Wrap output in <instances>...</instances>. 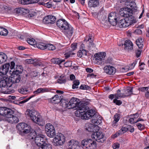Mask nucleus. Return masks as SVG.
<instances>
[{
  "label": "nucleus",
  "instance_id": "1",
  "mask_svg": "<svg viewBox=\"0 0 149 149\" xmlns=\"http://www.w3.org/2000/svg\"><path fill=\"white\" fill-rule=\"evenodd\" d=\"M29 138L33 139L35 144L40 146L38 149H52L51 146L45 142V136L39 134L37 131H33L29 133Z\"/></svg>",
  "mask_w": 149,
  "mask_h": 149
},
{
  "label": "nucleus",
  "instance_id": "2",
  "mask_svg": "<svg viewBox=\"0 0 149 149\" xmlns=\"http://www.w3.org/2000/svg\"><path fill=\"white\" fill-rule=\"evenodd\" d=\"M14 111L10 109L5 107H0V115L6 118V120L12 124L17 123L18 122V118L14 116Z\"/></svg>",
  "mask_w": 149,
  "mask_h": 149
},
{
  "label": "nucleus",
  "instance_id": "3",
  "mask_svg": "<svg viewBox=\"0 0 149 149\" xmlns=\"http://www.w3.org/2000/svg\"><path fill=\"white\" fill-rule=\"evenodd\" d=\"M57 26L67 37H70L72 35L73 27L64 19H60L56 23Z\"/></svg>",
  "mask_w": 149,
  "mask_h": 149
},
{
  "label": "nucleus",
  "instance_id": "4",
  "mask_svg": "<svg viewBox=\"0 0 149 149\" xmlns=\"http://www.w3.org/2000/svg\"><path fill=\"white\" fill-rule=\"evenodd\" d=\"M10 69L9 71L10 74H12L13 75L11 78L9 79V81L11 82L13 84L19 83L21 79L20 76L18 75L19 74H21L22 72V69H21V66H19L18 68V66H17L15 68H14L15 63L12 61L10 63Z\"/></svg>",
  "mask_w": 149,
  "mask_h": 149
},
{
  "label": "nucleus",
  "instance_id": "5",
  "mask_svg": "<svg viewBox=\"0 0 149 149\" xmlns=\"http://www.w3.org/2000/svg\"><path fill=\"white\" fill-rule=\"evenodd\" d=\"M26 114L34 122L39 125H42L44 123L41 116L34 110L27 109L26 112Z\"/></svg>",
  "mask_w": 149,
  "mask_h": 149
},
{
  "label": "nucleus",
  "instance_id": "6",
  "mask_svg": "<svg viewBox=\"0 0 149 149\" xmlns=\"http://www.w3.org/2000/svg\"><path fill=\"white\" fill-rule=\"evenodd\" d=\"M82 147L85 149H95L97 148L96 142L91 139H85L81 143Z\"/></svg>",
  "mask_w": 149,
  "mask_h": 149
},
{
  "label": "nucleus",
  "instance_id": "7",
  "mask_svg": "<svg viewBox=\"0 0 149 149\" xmlns=\"http://www.w3.org/2000/svg\"><path fill=\"white\" fill-rule=\"evenodd\" d=\"M65 141V137L61 133H57L53 139V143L55 146H58L63 145Z\"/></svg>",
  "mask_w": 149,
  "mask_h": 149
},
{
  "label": "nucleus",
  "instance_id": "8",
  "mask_svg": "<svg viewBox=\"0 0 149 149\" xmlns=\"http://www.w3.org/2000/svg\"><path fill=\"white\" fill-rule=\"evenodd\" d=\"M79 100L78 99L73 97L71 99L68 103L69 109H77V108L80 107V106L83 104V102H79Z\"/></svg>",
  "mask_w": 149,
  "mask_h": 149
},
{
  "label": "nucleus",
  "instance_id": "9",
  "mask_svg": "<svg viewBox=\"0 0 149 149\" xmlns=\"http://www.w3.org/2000/svg\"><path fill=\"white\" fill-rule=\"evenodd\" d=\"M92 138L96 139V141L101 143H103L105 140L104 134L101 132L95 131L92 135Z\"/></svg>",
  "mask_w": 149,
  "mask_h": 149
},
{
  "label": "nucleus",
  "instance_id": "10",
  "mask_svg": "<svg viewBox=\"0 0 149 149\" xmlns=\"http://www.w3.org/2000/svg\"><path fill=\"white\" fill-rule=\"evenodd\" d=\"M45 131L47 135L50 137H52L55 135V131L54 126L50 123L46 124Z\"/></svg>",
  "mask_w": 149,
  "mask_h": 149
},
{
  "label": "nucleus",
  "instance_id": "11",
  "mask_svg": "<svg viewBox=\"0 0 149 149\" xmlns=\"http://www.w3.org/2000/svg\"><path fill=\"white\" fill-rule=\"evenodd\" d=\"M18 126L19 131L24 134L30 133L31 132H30L31 130L30 127L25 123H20Z\"/></svg>",
  "mask_w": 149,
  "mask_h": 149
},
{
  "label": "nucleus",
  "instance_id": "12",
  "mask_svg": "<svg viewBox=\"0 0 149 149\" xmlns=\"http://www.w3.org/2000/svg\"><path fill=\"white\" fill-rule=\"evenodd\" d=\"M133 23V21L129 19V18H126L120 20L116 24L120 28L126 27L128 26Z\"/></svg>",
  "mask_w": 149,
  "mask_h": 149
},
{
  "label": "nucleus",
  "instance_id": "13",
  "mask_svg": "<svg viewBox=\"0 0 149 149\" xmlns=\"http://www.w3.org/2000/svg\"><path fill=\"white\" fill-rule=\"evenodd\" d=\"M106 54L104 52L96 53L95 55V58L97 64L102 65L103 64V61L105 57Z\"/></svg>",
  "mask_w": 149,
  "mask_h": 149
},
{
  "label": "nucleus",
  "instance_id": "14",
  "mask_svg": "<svg viewBox=\"0 0 149 149\" xmlns=\"http://www.w3.org/2000/svg\"><path fill=\"white\" fill-rule=\"evenodd\" d=\"M84 116V119L85 120H88L89 119L93 118L94 117L95 114V111L92 109H89V108L88 107L86 106L85 108Z\"/></svg>",
  "mask_w": 149,
  "mask_h": 149
},
{
  "label": "nucleus",
  "instance_id": "15",
  "mask_svg": "<svg viewBox=\"0 0 149 149\" xmlns=\"http://www.w3.org/2000/svg\"><path fill=\"white\" fill-rule=\"evenodd\" d=\"M132 10L131 8H123L120 9V14L121 16L127 18L132 15Z\"/></svg>",
  "mask_w": 149,
  "mask_h": 149
},
{
  "label": "nucleus",
  "instance_id": "16",
  "mask_svg": "<svg viewBox=\"0 0 149 149\" xmlns=\"http://www.w3.org/2000/svg\"><path fill=\"white\" fill-rule=\"evenodd\" d=\"M118 15L115 13H111L109 14L108 18L109 22L113 26L116 25L117 21L119 20L118 18L116 17Z\"/></svg>",
  "mask_w": 149,
  "mask_h": 149
},
{
  "label": "nucleus",
  "instance_id": "17",
  "mask_svg": "<svg viewBox=\"0 0 149 149\" xmlns=\"http://www.w3.org/2000/svg\"><path fill=\"white\" fill-rule=\"evenodd\" d=\"M84 103L80 105V107H78L77 108V111L75 112V114L76 116L79 117H81L82 118H83L84 116V115L85 114L84 112L85 108L86 107V106L84 105Z\"/></svg>",
  "mask_w": 149,
  "mask_h": 149
},
{
  "label": "nucleus",
  "instance_id": "18",
  "mask_svg": "<svg viewBox=\"0 0 149 149\" xmlns=\"http://www.w3.org/2000/svg\"><path fill=\"white\" fill-rule=\"evenodd\" d=\"M85 129L89 132H93L99 130L100 128L99 126L96 125L87 123L85 127Z\"/></svg>",
  "mask_w": 149,
  "mask_h": 149
},
{
  "label": "nucleus",
  "instance_id": "19",
  "mask_svg": "<svg viewBox=\"0 0 149 149\" xmlns=\"http://www.w3.org/2000/svg\"><path fill=\"white\" fill-rule=\"evenodd\" d=\"M10 67L9 63H6L2 65L0 68V77L1 76H6V74L9 71Z\"/></svg>",
  "mask_w": 149,
  "mask_h": 149
},
{
  "label": "nucleus",
  "instance_id": "20",
  "mask_svg": "<svg viewBox=\"0 0 149 149\" xmlns=\"http://www.w3.org/2000/svg\"><path fill=\"white\" fill-rule=\"evenodd\" d=\"M56 20L55 17L53 16L49 15L45 17L43 20V22L45 24H53Z\"/></svg>",
  "mask_w": 149,
  "mask_h": 149
},
{
  "label": "nucleus",
  "instance_id": "21",
  "mask_svg": "<svg viewBox=\"0 0 149 149\" xmlns=\"http://www.w3.org/2000/svg\"><path fill=\"white\" fill-rule=\"evenodd\" d=\"M103 69L106 73L109 75L113 74L116 72L115 68L110 65L105 66Z\"/></svg>",
  "mask_w": 149,
  "mask_h": 149
},
{
  "label": "nucleus",
  "instance_id": "22",
  "mask_svg": "<svg viewBox=\"0 0 149 149\" xmlns=\"http://www.w3.org/2000/svg\"><path fill=\"white\" fill-rule=\"evenodd\" d=\"M78 144V141L72 140L69 141L68 146L69 147L72 148V149H78L79 148Z\"/></svg>",
  "mask_w": 149,
  "mask_h": 149
},
{
  "label": "nucleus",
  "instance_id": "23",
  "mask_svg": "<svg viewBox=\"0 0 149 149\" xmlns=\"http://www.w3.org/2000/svg\"><path fill=\"white\" fill-rule=\"evenodd\" d=\"M62 97L61 95H56L50 99V101L54 104H58L60 102Z\"/></svg>",
  "mask_w": 149,
  "mask_h": 149
},
{
  "label": "nucleus",
  "instance_id": "24",
  "mask_svg": "<svg viewBox=\"0 0 149 149\" xmlns=\"http://www.w3.org/2000/svg\"><path fill=\"white\" fill-rule=\"evenodd\" d=\"M125 49V50H131L133 49V45L132 42L130 40L125 41L124 44Z\"/></svg>",
  "mask_w": 149,
  "mask_h": 149
},
{
  "label": "nucleus",
  "instance_id": "25",
  "mask_svg": "<svg viewBox=\"0 0 149 149\" xmlns=\"http://www.w3.org/2000/svg\"><path fill=\"white\" fill-rule=\"evenodd\" d=\"M88 6L90 7H95L99 5V2L97 0H90L88 2Z\"/></svg>",
  "mask_w": 149,
  "mask_h": 149
},
{
  "label": "nucleus",
  "instance_id": "26",
  "mask_svg": "<svg viewBox=\"0 0 149 149\" xmlns=\"http://www.w3.org/2000/svg\"><path fill=\"white\" fill-rule=\"evenodd\" d=\"M7 59L6 55L4 53L0 52V63L5 62Z\"/></svg>",
  "mask_w": 149,
  "mask_h": 149
},
{
  "label": "nucleus",
  "instance_id": "27",
  "mask_svg": "<svg viewBox=\"0 0 149 149\" xmlns=\"http://www.w3.org/2000/svg\"><path fill=\"white\" fill-rule=\"evenodd\" d=\"M125 97H127L133 94V88L129 87L127 88L125 91Z\"/></svg>",
  "mask_w": 149,
  "mask_h": 149
},
{
  "label": "nucleus",
  "instance_id": "28",
  "mask_svg": "<svg viewBox=\"0 0 149 149\" xmlns=\"http://www.w3.org/2000/svg\"><path fill=\"white\" fill-rule=\"evenodd\" d=\"M47 44L43 42H40L36 43V47L40 49L44 50L46 49V46Z\"/></svg>",
  "mask_w": 149,
  "mask_h": 149
},
{
  "label": "nucleus",
  "instance_id": "29",
  "mask_svg": "<svg viewBox=\"0 0 149 149\" xmlns=\"http://www.w3.org/2000/svg\"><path fill=\"white\" fill-rule=\"evenodd\" d=\"M64 59H59L58 58H53L51 59V61L52 63L57 64H59L62 62H64Z\"/></svg>",
  "mask_w": 149,
  "mask_h": 149
},
{
  "label": "nucleus",
  "instance_id": "30",
  "mask_svg": "<svg viewBox=\"0 0 149 149\" xmlns=\"http://www.w3.org/2000/svg\"><path fill=\"white\" fill-rule=\"evenodd\" d=\"M60 102V105L63 108H68L69 109V105H68V101L64 100L61 99Z\"/></svg>",
  "mask_w": 149,
  "mask_h": 149
},
{
  "label": "nucleus",
  "instance_id": "31",
  "mask_svg": "<svg viewBox=\"0 0 149 149\" xmlns=\"http://www.w3.org/2000/svg\"><path fill=\"white\" fill-rule=\"evenodd\" d=\"M143 39L141 37L139 38L136 40V44L139 48H142L143 47Z\"/></svg>",
  "mask_w": 149,
  "mask_h": 149
},
{
  "label": "nucleus",
  "instance_id": "32",
  "mask_svg": "<svg viewBox=\"0 0 149 149\" xmlns=\"http://www.w3.org/2000/svg\"><path fill=\"white\" fill-rule=\"evenodd\" d=\"M47 90H48L47 88H39L36 91H34L33 93L35 95L37 94L46 92L47 91Z\"/></svg>",
  "mask_w": 149,
  "mask_h": 149
},
{
  "label": "nucleus",
  "instance_id": "33",
  "mask_svg": "<svg viewBox=\"0 0 149 149\" xmlns=\"http://www.w3.org/2000/svg\"><path fill=\"white\" fill-rule=\"evenodd\" d=\"M8 31L6 29L0 27V35L3 36H6L8 34Z\"/></svg>",
  "mask_w": 149,
  "mask_h": 149
},
{
  "label": "nucleus",
  "instance_id": "34",
  "mask_svg": "<svg viewBox=\"0 0 149 149\" xmlns=\"http://www.w3.org/2000/svg\"><path fill=\"white\" fill-rule=\"evenodd\" d=\"M116 95V99H119L125 97V94L120 93V91L119 89L117 91Z\"/></svg>",
  "mask_w": 149,
  "mask_h": 149
},
{
  "label": "nucleus",
  "instance_id": "35",
  "mask_svg": "<svg viewBox=\"0 0 149 149\" xmlns=\"http://www.w3.org/2000/svg\"><path fill=\"white\" fill-rule=\"evenodd\" d=\"M85 40L86 41L88 42V43H89V46L90 47H91L93 46V40L92 36H89V37H86Z\"/></svg>",
  "mask_w": 149,
  "mask_h": 149
},
{
  "label": "nucleus",
  "instance_id": "36",
  "mask_svg": "<svg viewBox=\"0 0 149 149\" xmlns=\"http://www.w3.org/2000/svg\"><path fill=\"white\" fill-rule=\"evenodd\" d=\"M26 41L29 44L31 45H36V42L35 39L32 38H27Z\"/></svg>",
  "mask_w": 149,
  "mask_h": 149
},
{
  "label": "nucleus",
  "instance_id": "37",
  "mask_svg": "<svg viewBox=\"0 0 149 149\" xmlns=\"http://www.w3.org/2000/svg\"><path fill=\"white\" fill-rule=\"evenodd\" d=\"M56 49L55 47L51 44H47L46 49H48L50 50H54Z\"/></svg>",
  "mask_w": 149,
  "mask_h": 149
},
{
  "label": "nucleus",
  "instance_id": "38",
  "mask_svg": "<svg viewBox=\"0 0 149 149\" xmlns=\"http://www.w3.org/2000/svg\"><path fill=\"white\" fill-rule=\"evenodd\" d=\"M17 11L18 13H21V11L25 13H28L29 12V10L27 9H25L23 8H20L17 9Z\"/></svg>",
  "mask_w": 149,
  "mask_h": 149
},
{
  "label": "nucleus",
  "instance_id": "39",
  "mask_svg": "<svg viewBox=\"0 0 149 149\" xmlns=\"http://www.w3.org/2000/svg\"><path fill=\"white\" fill-rule=\"evenodd\" d=\"M79 82L78 80H76L74 81L73 84L72 86L73 89L77 88L78 87V85H79Z\"/></svg>",
  "mask_w": 149,
  "mask_h": 149
},
{
  "label": "nucleus",
  "instance_id": "40",
  "mask_svg": "<svg viewBox=\"0 0 149 149\" xmlns=\"http://www.w3.org/2000/svg\"><path fill=\"white\" fill-rule=\"evenodd\" d=\"M127 131V127H122L119 131L120 134H123Z\"/></svg>",
  "mask_w": 149,
  "mask_h": 149
},
{
  "label": "nucleus",
  "instance_id": "41",
  "mask_svg": "<svg viewBox=\"0 0 149 149\" xmlns=\"http://www.w3.org/2000/svg\"><path fill=\"white\" fill-rule=\"evenodd\" d=\"M136 125L139 129L142 130L145 128V126L144 125L140 123H138L136 124Z\"/></svg>",
  "mask_w": 149,
  "mask_h": 149
},
{
  "label": "nucleus",
  "instance_id": "42",
  "mask_svg": "<svg viewBox=\"0 0 149 149\" xmlns=\"http://www.w3.org/2000/svg\"><path fill=\"white\" fill-rule=\"evenodd\" d=\"M18 91L19 93L23 94H26L28 91V90L26 88H23L19 89Z\"/></svg>",
  "mask_w": 149,
  "mask_h": 149
},
{
  "label": "nucleus",
  "instance_id": "43",
  "mask_svg": "<svg viewBox=\"0 0 149 149\" xmlns=\"http://www.w3.org/2000/svg\"><path fill=\"white\" fill-rule=\"evenodd\" d=\"M142 48L137 49L135 52L136 56L137 58L139 57L141 54L142 52Z\"/></svg>",
  "mask_w": 149,
  "mask_h": 149
},
{
  "label": "nucleus",
  "instance_id": "44",
  "mask_svg": "<svg viewBox=\"0 0 149 149\" xmlns=\"http://www.w3.org/2000/svg\"><path fill=\"white\" fill-rule=\"evenodd\" d=\"M90 88L89 86L84 84L81 85L80 87V89L83 90L89 89Z\"/></svg>",
  "mask_w": 149,
  "mask_h": 149
},
{
  "label": "nucleus",
  "instance_id": "45",
  "mask_svg": "<svg viewBox=\"0 0 149 149\" xmlns=\"http://www.w3.org/2000/svg\"><path fill=\"white\" fill-rule=\"evenodd\" d=\"M35 61H34L33 65L35 66L39 65L41 66L42 65V64L41 62L40 61L36 60H34Z\"/></svg>",
  "mask_w": 149,
  "mask_h": 149
},
{
  "label": "nucleus",
  "instance_id": "46",
  "mask_svg": "<svg viewBox=\"0 0 149 149\" xmlns=\"http://www.w3.org/2000/svg\"><path fill=\"white\" fill-rule=\"evenodd\" d=\"M35 60L33 59H26L25 61V62L28 64H31L33 63V64L34 61Z\"/></svg>",
  "mask_w": 149,
  "mask_h": 149
},
{
  "label": "nucleus",
  "instance_id": "47",
  "mask_svg": "<svg viewBox=\"0 0 149 149\" xmlns=\"http://www.w3.org/2000/svg\"><path fill=\"white\" fill-rule=\"evenodd\" d=\"M21 3L22 4H28L31 3V0H23Z\"/></svg>",
  "mask_w": 149,
  "mask_h": 149
},
{
  "label": "nucleus",
  "instance_id": "48",
  "mask_svg": "<svg viewBox=\"0 0 149 149\" xmlns=\"http://www.w3.org/2000/svg\"><path fill=\"white\" fill-rule=\"evenodd\" d=\"M114 120L118 122L120 119V114L118 113H116L114 115Z\"/></svg>",
  "mask_w": 149,
  "mask_h": 149
},
{
  "label": "nucleus",
  "instance_id": "49",
  "mask_svg": "<svg viewBox=\"0 0 149 149\" xmlns=\"http://www.w3.org/2000/svg\"><path fill=\"white\" fill-rule=\"evenodd\" d=\"M127 127V131H130L131 132H132L134 131V127L130 125H128Z\"/></svg>",
  "mask_w": 149,
  "mask_h": 149
},
{
  "label": "nucleus",
  "instance_id": "50",
  "mask_svg": "<svg viewBox=\"0 0 149 149\" xmlns=\"http://www.w3.org/2000/svg\"><path fill=\"white\" fill-rule=\"evenodd\" d=\"M113 102L118 105H120L122 104V102L120 100H118L116 99H114L113 100Z\"/></svg>",
  "mask_w": 149,
  "mask_h": 149
},
{
  "label": "nucleus",
  "instance_id": "51",
  "mask_svg": "<svg viewBox=\"0 0 149 149\" xmlns=\"http://www.w3.org/2000/svg\"><path fill=\"white\" fill-rule=\"evenodd\" d=\"M35 96V95H32L31 96H30L28 98L24 100H22L20 102V104H23L24 103L26 102L27 101H28L31 98Z\"/></svg>",
  "mask_w": 149,
  "mask_h": 149
},
{
  "label": "nucleus",
  "instance_id": "52",
  "mask_svg": "<svg viewBox=\"0 0 149 149\" xmlns=\"http://www.w3.org/2000/svg\"><path fill=\"white\" fill-rule=\"evenodd\" d=\"M112 147L114 149H118L120 147V144L118 143H116L113 144Z\"/></svg>",
  "mask_w": 149,
  "mask_h": 149
},
{
  "label": "nucleus",
  "instance_id": "53",
  "mask_svg": "<svg viewBox=\"0 0 149 149\" xmlns=\"http://www.w3.org/2000/svg\"><path fill=\"white\" fill-rule=\"evenodd\" d=\"M72 50V51L75 50L77 49V44L74 43L72 44L71 46Z\"/></svg>",
  "mask_w": 149,
  "mask_h": 149
},
{
  "label": "nucleus",
  "instance_id": "54",
  "mask_svg": "<svg viewBox=\"0 0 149 149\" xmlns=\"http://www.w3.org/2000/svg\"><path fill=\"white\" fill-rule=\"evenodd\" d=\"M97 118H96L94 116L92 118V119L91 120L93 123L94 124H97V122H96L97 121Z\"/></svg>",
  "mask_w": 149,
  "mask_h": 149
},
{
  "label": "nucleus",
  "instance_id": "55",
  "mask_svg": "<svg viewBox=\"0 0 149 149\" xmlns=\"http://www.w3.org/2000/svg\"><path fill=\"white\" fill-rule=\"evenodd\" d=\"M148 87H144L141 88H139L140 91L143 92L146 91H147L148 89Z\"/></svg>",
  "mask_w": 149,
  "mask_h": 149
},
{
  "label": "nucleus",
  "instance_id": "56",
  "mask_svg": "<svg viewBox=\"0 0 149 149\" xmlns=\"http://www.w3.org/2000/svg\"><path fill=\"white\" fill-rule=\"evenodd\" d=\"M14 92V90H8L6 91H3V93L5 94H11L13 93Z\"/></svg>",
  "mask_w": 149,
  "mask_h": 149
},
{
  "label": "nucleus",
  "instance_id": "57",
  "mask_svg": "<svg viewBox=\"0 0 149 149\" xmlns=\"http://www.w3.org/2000/svg\"><path fill=\"white\" fill-rule=\"evenodd\" d=\"M65 80L64 79H62L61 77H60V78L58 80V82L60 84L63 83L65 82Z\"/></svg>",
  "mask_w": 149,
  "mask_h": 149
},
{
  "label": "nucleus",
  "instance_id": "58",
  "mask_svg": "<svg viewBox=\"0 0 149 149\" xmlns=\"http://www.w3.org/2000/svg\"><path fill=\"white\" fill-rule=\"evenodd\" d=\"M64 65L66 67H70L72 65V63L70 61H67L64 63Z\"/></svg>",
  "mask_w": 149,
  "mask_h": 149
},
{
  "label": "nucleus",
  "instance_id": "59",
  "mask_svg": "<svg viewBox=\"0 0 149 149\" xmlns=\"http://www.w3.org/2000/svg\"><path fill=\"white\" fill-rule=\"evenodd\" d=\"M120 134L119 131L118 132L116 133L111 136V138L113 139H114L117 137L118 136H119Z\"/></svg>",
  "mask_w": 149,
  "mask_h": 149
},
{
  "label": "nucleus",
  "instance_id": "60",
  "mask_svg": "<svg viewBox=\"0 0 149 149\" xmlns=\"http://www.w3.org/2000/svg\"><path fill=\"white\" fill-rule=\"evenodd\" d=\"M72 54L71 53V52H68V53H65L64 54V55L65 56V58L66 59H67L69 57H70V55H72Z\"/></svg>",
  "mask_w": 149,
  "mask_h": 149
},
{
  "label": "nucleus",
  "instance_id": "61",
  "mask_svg": "<svg viewBox=\"0 0 149 149\" xmlns=\"http://www.w3.org/2000/svg\"><path fill=\"white\" fill-rule=\"evenodd\" d=\"M97 125H98L100 124V123H101L102 122V119L101 118H100V117H99L98 118H97Z\"/></svg>",
  "mask_w": 149,
  "mask_h": 149
},
{
  "label": "nucleus",
  "instance_id": "62",
  "mask_svg": "<svg viewBox=\"0 0 149 149\" xmlns=\"http://www.w3.org/2000/svg\"><path fill=\"white\" fill-rule=\"evenodd\" d=\"M116 121L113 120L112 123V126L114 127H117V124H118V122H116Z\"/></svg>",
  "mask_w": 149,
  "mask_h": 149
},
{
  "label": "nucleus",
  "instance_id": "63",
  "mask_svg": "<svg viewBox=\"0 0 149 149\" xmlns=\"http://www.w3.org/2000/svg\"><path fill=\"white\" fill-rule=\"evenodd\" d=\"M77 55L80 58L82 56H83V54L81 49H80V50H79V51L77 53Z\"/></svg>",
  "mask_w": 149,
  "mask_h": 149
},
{
  "label": "nucleus",
  "instance_id": "64",
  "mask_svg": "<svg viewBox=\"0 0 149 149\" xmlns=\"http://www.w3.org/2000/svg\"><path fill=\"white\" fill-rule=\"evenodd\" d=\"M82 53L83 55H87V51L84 49H81Z\"/></svg>",
  "mask_w": 149,
  "mask_h": 149
}]
</instances>
